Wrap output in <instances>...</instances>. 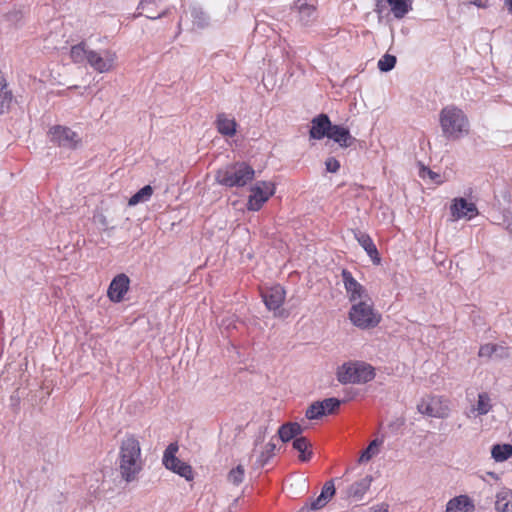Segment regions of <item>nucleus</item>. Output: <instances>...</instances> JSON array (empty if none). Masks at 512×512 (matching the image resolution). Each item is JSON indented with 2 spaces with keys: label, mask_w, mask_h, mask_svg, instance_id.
<instances>
[{
  "label": "nucleus",
  "mask_w": 512,
  "mask_h": 512,
  "mask_svg": "<svg viewBox=\"0 0 512 512\" xmlns=\"http://www.w3.org/2000/svg\"><path fill=\"white\" fill-rule=\"evenodd\" d=\"M119 471L122 478L131 482L143 468L141 447L139 440L134 435H126L119 448Z\"/></svg>",
  "instance_id": "1"
},
{
  "label": "nucleus",
  "mask_w": 512,
  "mask_h": 512,
  "mask_svg": "<svg viewBox=\"0 0 512 512\" xmlns=\"http://www.w3.org/2000/svg\"><path fill=\"white\" fill-rule=\"evenodd\" d=\"M439 124L443 137L457 141L469 134L470 123L464 111L455 105H448L439 113Z\"/></svg>",
  "instance_id": "2"
},
{
  "label": "nucleus",
  "mask_w": 512,
  "mask_h": 512,
  "mask_svg": "<svg viewBox=\"0 0 512 512\" xmlns=\"http://www.w3.org/2000/svg\"><path fill=\"white\" fill-rule=\"evenodd\" d=\"M255 176L254 169L246 163H235L219 169L216 181L227 187H242L252 181Z\"/></svg>",
  "instance_id": "3"
},
{
  "label": "nucleus",
  "mask_w": 512,
  "mask_h": 512,
  "mask_svg": "<svg viewBox=\"0 0 512 512\" xmlns=\"http://www.w3.org/2000/svg\"><path fill=\"white\" fill-rule=\"evenodd\" d=\"M348 316L354 326L363 330L374 328L381 321V314L374 309L371 298L352 304Z\"/></svg>",
  "instance_id": "4"
},
{
  "label": "nucleus",
  "mask_w": 512,
  "mask_h": 512,
  "mask_svg": "<svg viewBox=\"0 0 512 512\" xmlns=\"http://www.w3.org/2000/svg\"><path fill=\"white\" fill-rule=\"evenodd\" d=\"M374 377V368L364 362L345 363L337 370V379L342 384H362Z\"/></svg>",
  "instance_id": "5"
},
{
  "label": "nucleus",
  "mask_w": 512,
  "mask_h": 512,
  "mask_svg": "<svg viewBox=\"0 0 512 512\" xmlns=\"http://www.w3.org/2000/svg\"><path fill=\"white\" fill-rule=\"evenodd\" d=\"M49 140L63 148L76 149L81 145L80 134L66 126L55 125L48 131Z\"/></svg>",
  "instance_id": "6"
},
{
  "label": "nucleus",
  "mask_w": 512,
  "mask_h": 512,
  "mask_svg": "<svg viewBox=\"0 0 512 512\" xmlns=\"http://www.w3.org/2000/svg\"><path fill=\"white\" fill-rule=\"evenodd\" d=\"M275 193V186L269 181H259L250 189L247 208L251 211H258Z\"/></svg>",
  "instance_id": "7"
},
{
  "label": "nucleus",
  "mask_w": 512,
  "mask_h": 512,
  "mask_svg": "<svg viewBox=\"0 0 512 512\" xmlns=\"http://www.w3.org/2000/svg\"><path fill=\"white\" fill-rule=\"evenodd\" d=\"M117 54L110 49L92 50L89 55L88 64L98 73H108L113 71L117 65Z\"/></svg>",
  "instance_id": "8"
},
{
  "label": "nucleus",
  "mask_w": 512,
  "mask_h": 512,
  "mask_svg": "<svg viewBox=\"0 0 512 512\" xmlns=\"http://www.w3.org/2000/svg\"><path fill=\"white\" fill-rule=\"evenodd\" d=\"M177 451L178 445L176 443H171L164 452L163 464L167 469L180 475L186 480H192L193 471L191 466L176 457Z\"/></svg>",
  "instance_id": "9"
},
{
  "label": "nucleus",
  "mask_w": 512,
  "mask_h": 512,
  "mask_svg": "<svg viewBox=\"0 0 512 512\" xmlns=\"http://www.w3.org/2000/svg\"><path fill=\"white\" fill-rule=\"evenodd\" d=\"M417 409L421 414L435 418L447 417L450 412L448 401L439 396L423 398L417 405Z\"/></svg>",
  "instance_id": "10"
},
{
  "label": "nucleus",
  "mask_w": 512,
  "mask_h": 512,
  "mask_svg": "<svg viewBox=\"0 0 512 512\" xmlns=\"http://www.w3.org/2000/svg\"><path fill=\"white\" fill-rule=\"evenodd\" d=\"M341 277L347 298L351 304L370 299L367 289L353 277L350 271L343 269Z\"/></svg>",
  "instance_id": "11"
},
{
  "label": "nucleus",
  "mask_w": 512,
  "mask_h": 512,
  "mask_svg": "<svg viewBox=\"0 0 512 512\" xmlns=\"http://www.w3.org/2000/svg\"><path fill=\"white\" fill-rule=\"evenodd\" d=\"M450 213L453 221L463 218L472 219L478 213L477 207L473 202L465 198H455L450 206Z\"/></svg>",
  "instance_id": "12"
},
{
  "label": "nucleus",
  "mask_w": 512,
  "mask_h": 512,
  "mask_svg": "<svg viewBox=\"0 0 512 512\" xmlns=\"http://www.w3.org/2000/svg\"><path fill=\"white\" fill-rule=\"evenodd\" d=\"M130 280L126 274H118L111 281L108 288V297L113 302H120L129 289Z\"/></svg>",
  "instance_id": "13"
},
{
  "label": "nucleus",
  "mask_w": 512,
  "mask_h": 512,
  "mask_svg": "<svg viewBox=\"0 0 512 512\" xmlns=\"http://www.w3.org/2000/svg\"><path fill=\"white\" fill-rule=\"evenodd\" d=\"M334 494H335V486H334L333 480L327 481L324 484L320 495L317 498L312 499L309 503H307L303 507V510L309 511V510H318V509L323 508L329 502V500L333 497Z\"/></svg>",
  "instance_id": "14"
},
{
  "label": "nucleus",
  "mask_w": 512,
  "mask_h": 512,
  "mask_svg": "<svg viewBox=\"0 0 512 512\" xmlns=\"http://www.w3.org/2000/svg\"><path fill=\"white\" fill-rule=\"evenodd\" d=\"M263 301L269 310L276 311L285 299V291L280 285L271 287L262 293Z\"/></svg>",
  "instance_id": "15"
},
{
  "label": "nucleus",
  "mask_w": 512,
  "mask_h": 512,
  "mask_svg": "<svg viewBox=\"0 0 512 512\" xmlns=\"http://www.w3.org/2000/svg\"><path fill=\"white\" fill-rule=\"evenodd\" d=\"M331 126V121L327 115H318L311 122V128L309 131L310 137L317 140H320L325 136L328 137Z\"/></svg>",
  "instance_id": "16"
},
{
  "label": "nucleus",
  "mask_w": 512,
  "mask_h": 512,
  "mask_svg": "<svg viewBox=\"0 0 512 512\" xmlns=\"http://www.w3.org/2000/svg\"><path fill=\"white\" fill-rule=\"evenodd\" d=\"M328 138L336 142L340 147H350L355 138L350 134L349 130L340 125H332L328 134Z\"/></svg>",
  "instance_id": "17"
},
{
  "label": "nucleus",
  "mask_w": 512,
  "mask_h": 512,
  "mask_svg": "<svg viewBox=\"0 0 512 512\" xmlns=\"http://www.w3.org/2000/svg\"><path fill=\"white\" fill-rule=\"evenodd\" d=\"M354 237L355 239L357 240V242L359 243V245L366 251V253L368 254V256L371 258V260L378 264L380 262V258H379V254H378V250L372 240V238L362 232V231H354Z\"/></svg>",
  "instance_id": "18"
},
{
  "label": "nucleus",
  "mask_w": 512,
  "mask_h": 512,
  "mask_svg": "<svg viewBox=\"0 0 512 512\" xmlns=\"http://www.w3.org/2000/svg\"><path fill=\"white\" fill-rule=\"evenodd\" d=\"M371 481V477L366 476L365 478L353 483L346 492L347 498L353 501H360L369 489Z\"/></svg>",
  "instance_id": "19"
},
{
  "label": "nucleus",
  "mask_w": 512,
  "mask_h": 512,
  "mask_svg": "<svg viewBox=\"0 0 512 512\" xmlns=\"http://www.w3.org/2000/svg\"><path fill=\"white\" fill-rule=\"evenodd\" d=\"M495 509L497 512H512V490L502 488L495 496Z\"/></svg>",
  "instance_id": "20"
},
{
  "label": "nucleus",
  "mask_w": 512,
  "mask_h": 512,
  "mask_svg": "<svg viewBox=\"0 0 512 512\" xmlns=\"http://www.w3.org/2000/svg\"><path fill=\"white\" fill-rule=\"evenodd\" d=\"M216 127L220 134L232 137L236 133L237 123L226 114H219L216 120Z\"/></svg>",
  "instance_id": "21"
},
{
  "label": "nucleus",
  "mask_w": 512,
  "mask_h": 512,
  "mask_svg": "<svg viewBox=\"0 0 512 512\" xmlns=\"http://www.w3.org/2000/svg\"><path fill=\"white\" fill-rule=\"evenodd\" d=\"M304 428L297 422H288L283 424L279 430L278 435L279 438L283 442H288L291 439L297 437L303 432Z\"/></svg>",
  "instance_id": "22"
},
{
  "label": "nucleus",
  "mask_w": 512,
  "mask_h": 512,
  "mask_svg": "<svg viewBox=\"0 0 512 512\" xmlns=\"http://www.w3.org/2000/svg\"><path fill=\"white\" fill-rule=\"evenodd\" d=\"M446 512H473V504L467 496H458L447 503Z\"/></svg>",
  "instance_id": "23"
},
{
  "label": "nucleus",
  "mask_w": 512,
  "mask_h": 512,
  "mask_svg": "<svg viewBox=\"0 0 512 512\" xmlns=\"http://www.w3.org/2000/svg\"><path fill=\"white\" fill-rule=\"evenodd\" d=\"M90 52L86 44L80 43L71 47L70 57L74 63H88Z\"/></svg>",
  "instance_id": "24"
},
{
  "label": "nucleus",
  "mask_w": 512,
  "mask_h": 512,
  "mask_svg": "<svg viewBox=\"0 0 512 512\" xmlns=\"http://www.w3.org/2000/svg\"><path fill=\"white\" fill-rule=\"evenodd\" d=\"M395 18H403L411 10L410 0H387Z\"/></svg>",
  "instance_id": "25"
},
{
  "label": "nucleus",
  "mask_w": 512,
  "mask_h": 512,
  "mask_svg": "<svg viewBox=\"0 0 512 512\" xmlns=\"http://www.w3.org/2000/svg\"><path fill=\"white\" fill-rule=\"evenodd\" d=\"M494 353H497L500 358H507L509 356L505 347L491 343L482 345L479 349L478 355L479 357L490 358Z\"/></svg>",
  "instance_id": "26"
},
{
  "label": "nucleus",
  "mask_w": 512,
  "mask_h": 512,
  "mask_svg": "<svg viewBox=\"0 0 512 512\" xmlns=\"http://www.w3.org/2000/svg\"><path fill=\"white\" fill-rule=\"evenodd\" d=\"M293 447L299 452V459L301 461H308L311 457L312 452L309 450L310 444L304 437L295 438L293 441Z\"/></svg>",
  "instance_id": "27"
},
{
  "label": "nucleus",
  "mask_w": 512,
  "mask_h": 512,
  "mask_svg": "<svg viewBox=\"0 0 512 512\" xmlns=\"http://www.w3.org/2000/svg\"><path fill=\"white\" fill-rule=\"evenodd\" d=\"M295 8L298 10L300 21L308 24L315 17V7L307 3L296 4Z\"/></svg>",
  "instance_id": "28"
},
{
  "label": "nucleus",
  "mask_w": 512,
  "mask_h": 512,
  "mask_svg": "<svg viewBox=\"0 0 512 512\" xmlns=\"http://www.w3.org/2000/svg\"><path fill=\"white\" fill-rule=\"evenodd\" d=\"M491 399L487 393H480L476 406L471 410L476 415H485L491 410Z\"/></svg>",
  "instance_id": "29"
},
{
  "label": "nucleus",
  "mask_w": 512,
  "mask_h": 512,
  "mask_svg": "<svg viewBox=\"0 0 512 512\" xmlns=\"http://www.w3.org/2000/svg\"><path fill=\"white\" fill-rule=\"evenodd\" d=\"M491 454L496 461H505L512 456V446L510 444L494 445Z\"/></svg>",
  "instance_id": "30"
},
{
  "label": "nucleus",
  "mask_w": 512,
  "mask_h": 512,
  "mask_svg": "<svg viewBox=\"0 0 512 512\" xmlns=\"http://www.w3.org/2000/svg\"><path fill=\"white\" fill-rule=\"evenodd\" d=\"M153 194V189L150 185H146L135 193L128 201L130 206H135L139 203L146 202Z\"/></svg>",
  "instance_id": "31"
},
{
  "label": "nucleus",
  "mask_w": 512,
  "mask_h": 512,
  "mask_svg": "<svg viewBox=\"0 0 512 512\" xmlns=\"http://www.w3.org/2000/svg\"><path fill=\"white\" fill-rule=\"evenodd\" d=\"M383 444V441L380 439H374L369 446L362 452L359 462H368L370 459H372L374 456H376L379 451L380 447Z\"/></svg>",
  "instance_id": "32"
},
{
  "label": "nucleus",
  "mask_w": 512,
  "mask_h": 512,
  "mask_svg": "<svg viewBox=\"0 0 512 512\" xmlns=\"http://www.w3.org/2000/svg\"><path fill=\"white\" fill-rule=\"evenodd\" d=\"M275 450H276V445L273 442L270 441V442L266 443L261 448V451L259 452L257 462L261 466H264L269 461V459L274 456Z\"/></svg>",
  "instance_id": "33"
},
{
  "label": "nucleus",
  "mask_w": 512,
  "mask_h": 512,
  "mask_svg": "<svg viewBox=\"0 0 512 512\" xmlns=\"http://www.w3.org/2000/svg\"><path fill=\"white\" fill-rule=\"evenodd\" d=\"M245 476V470L242 465H238L236 468H233L227 476L228 481L233 485H239L243 482Z\"/></svg>",
  "instance_id": "34"
},
{
  "label": "nucleus",
  "mask_w": 512,
  "mask_h": 512,
  "mask_svg": "<svg viewBox=\"0 0 512 512\" xmlns=\"http://www.w3.org/2000/svg\"><path fill=\"white\" fill-rule=\"evenodd\" d=\"M396 57L390 54H385L378 61V68L382 72H388L395 67Z\"/></svg>",
  "instance_id": "35"
},
{
  "label": "nucleus",
  "mask_w": 512,
  "mask_h": 512,
  "mask_svg": "<svg viewBox=\"0 0 512 512\" xmlns=\"http://www.w3.org/2000/svg\"><path fill=\"white\" fill-rule=\"evenodd\" d=\"M323 411V405L318 401L308 407L305 415L307 419L315 420L324 416Z\"/></svg>",
  "instance_id": "36"
},
{
  "label": "nucleus",
  "mask_w": 512,
  "mask_h": 512,
  "mask_svg": "<svg viewBox=\"0 0 512 512\" xmlns=\"http://www.w3.org/2000/svg\"><path fill=\"white\" fill-rule=\"evenodd\" d=\"M319 403L323 405L324 416L334 413L340 406V400L336 398H327L323 401H319Z\"/></svg>",
  "instance_id": "37"
},
{
  "label": "nucleus",
  "mask_w": 512,
  "mask_h": 512,
  "mask_svg": "<svg viewBox=\"0 0 512 512\" xmlns=\"http://www.w3.org/2000/svg\"><path fill=\"white\" fill-rule=\"evenodd\" d=\"M326 170L331 173H335L340 168V163L337 159L330 157L325 162Z\"/></svg>",
  "instance_id": "38"
},
{
  "label": "nucleus",
  "mask_w": 512,
  "mask_h": 512,
  "mask_svg": "<svg viewBox=\"0 0 512 512\" xmlns=\"http://www.w3.org/2000/svg\"><path fill=\"white\" fill-rule=\"evenodd\" d=\"M470 3L478 8L488 7V0H470Z\"/></svg>",
  "instance_id": "39"
},
{
  "label": "nucleus",
  "mask_w": 512,
  "mask_h": 512,
  "mask_svg": "<svg viewBox=\"0 0 512 512\" xmlns=\"http://www.w3.org/2000/svg\"><path fill=\"white\" fill-rule=\"evenodd\" d=\"M367 512H388V507L385 504H381L370 508Z\"/></svg>",
  "instance_id": "40"
},
{
  "label": "nucleus",
  "mask_w": 512,
  "mask_h": 512,
  "mask_svg": "<svg viewBox=\"0 0 512 512\" xmlns=\"http://www.w3.org/2000/svg\"><path fill=\"white\" fill-rule=\"evenodd\" d=\"M423 173H427L431 179H435L438 176L436 173L427 168H423ZM422 175L424 176V174Z\"/></svg>",
  "instance_id": "41"
},
{
  "label": "nucleus",
  "mask_w": 512,
  "mask_h": 512,
  "mask_svg": "<svg viewBox=\"0 0 512 512\" xmlns=\"http://www.w3.org/2000/svg\"><path fill=\"white\" fill-rule=\"evenodd\" d=\"M510 14H512V0H504Z\"/></svg>",
  "instance_id": "42"
},
{
  "label": "nucleus",
  "mask_w": 512,
  "mask_h": 512,
  "mask_svg": "<svg viewBox=\"0 0 512 512\" xmlns=\"http://www.w3.org/2000/svg\"><path fill=\"white\" fill-rule=\"evenodd\" d=\"M486 476L490 477V478H492L494 480H499V476L496 473H494V472H487Z\"/></svg>",
  "instance_id": "43"
},
{
  "label": "nucleus",
  "mask_w": 512,
  "mask_h": 512,
  "mask_svg": "<svg viewBox=\"0 0 512 512\" xmlns=\"http://www.w3.org/2000/svg\"><path fill=\"white\" fill-rule=\"evenodd\" d=\"M506 230L512 235V221L507 223Z\"/></svg>",
  "instance_id": "44"
},
{
  "label": "nucleus",
  "mask_w": 512,
  "mask_h": 512,
  "mask_svg": "<svg viewBox=\"0 0 512 512\" xmlns=\"http://www.w3.org/2000/svg\"><path fill=\"white\" fill-rule=\"evenodd\" d=\"M96 218L101 222V224H105V217L103 215H99Z\"/></svg>",
  "instance_id": "45"
},
{
  "label": "nucleus",
  "mask_w": 512,
  "mask_h": 512,
  "mask_svg": "<svg viewBox=\"0 0 512 512\" xmlns=\"http://www.w3.org/2000/svg\"><path fill=\"white\" fill-rule=\"evenodd\" d=\"M163 15H164V13L159 14V15H157V16H148V18H149V19H157V18L162 17Z\"/></svg>",
  "instance_id": "46"
},
{
  "label": "nucleus",
  "mask_w": 512,
  "mask_h": 512,
  "mask_svg": "<svg viewBox=\"0 0 512 512\" xmlns=\"http://www.w3.org/2000/svg\"><path fill=\"white\" fill-rule=\"evenodd\" d=\"M222 325H225L226 328H229L231 326V323L225 324V322H223Z\"/></svg>",
  "instance_id": "47"
}]
</instances>
